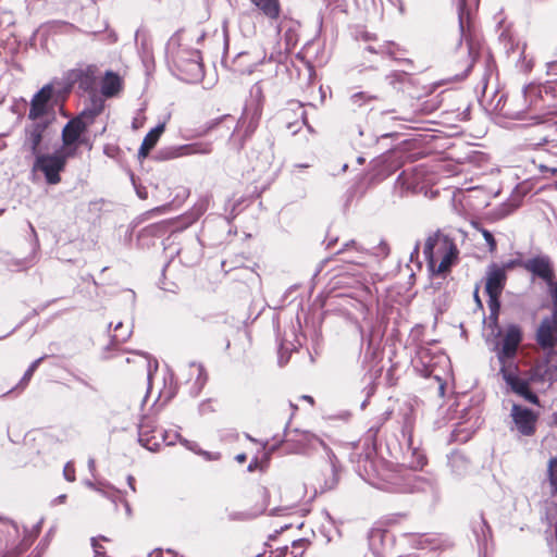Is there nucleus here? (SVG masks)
I'll return each instance as SVG.
<instances>
[{
	"label": "nucleus",
	"mask_w": 557,
	"mask_h": 557,
	"mask_svg": "<svg viewBox=\"0 0 557 557\" xmlns=\"http://www.w3.org/2000/svg\"><path fill=\"white\" fill-rule=\"evenodd\" d=\"M302 398L309 401L310 404H313V398L311 396H304Z\"/></svg>",
	"instance_id": "obj_46"
},
{
	"label": "nucleus",
	"mask_w": 557,
	"mask_h": 557,
	"mask_svg": "<svg viewBox=\"0 0 557 557\" xmlns=\"http://www.w3.org/2000/svg\"><path fill=\"white\" fill-rule=\"evenodd\" d=\"M236 460L240 463H244L246 461V455L245 454L237 455Z\"/></svg>",
	"instance_id": "obj_44"
},
{
	"label": "nucleus",
	"mask_w": 557,
	"mask_h": 557,
	"mask_svg": "<svg viewBox=\"0 0 557 557\" xmlns=\"http://www.w3.org/2000/svg\"><path fill=\"white\" fill-rule=\"evenodd\" d=\"M459 27L462 34L470 30V12L466 10V0H459Z\"/></svg>",
	"instance_id": "obj_25"
},
{
	"label": "nucleus",
	"mask_w": 557,
	"mask_h": 557,
	"mask_svg": "<svg viewBox=\"0 0 557 557\" xmlns=\"http://www.w3.org/2000/svg\"><path fill=\"white\" fill-rule=\"evenodd\" d=\"M169 210V206H161L152 209L150 213H164Z\"/></svg>",
	"instance_id": "obj_42"
},
{
	"label": "nucleus",
	"mask_w": 557,
	"mask_h": 557,
	"mask_svg": "<svg viewBox=\"0 0 557 557\" xmlns=\"http://www.w3.org/2000/svg\"><path fill=\"white\" fill-rule=\"evenodd\" d=\"M126 481H127V485L131 488V491L135 493L136 492V485H135L136 484V480H135V478L129 474V475H127Z\"/></svg>",
	"instance_id": "obj_39"
},
{
	"label": "nucleus",
	"mask_w": 557,
	"mask_h": 557,
	"mask_svg": "<svg viewBox=\"0 0 557 557\" xmlns=\"http://www.w3.org/2000/svg\"><path fill=\"white\" fill-rule=\"evenodd\" d=\"M287 528H288L287 525H285V527H281V531H283V530H285V529H287Z\"/></svg>",
	"instance_id": "obj_55"
},
{
	"label": "nucleus",
	"mask_w": 557,
	"mask_h": 557,
	"mask_svg": "<svg viewBox=\"0 0 557 557\" xmlns=\"http://www.w3.org/2000/svg\"><path fill=\"white\" fill-rule=\"evenodd\" d=\"M215 125H218V122H214V124L210 125L209 129H212L213 127H215Z\"/></svg>",
	"instance_id": "obj_52"
},
{
	"label": "nucleus",
	"mask_w": 557,
	"mask_h": 557,
	"mask_svg": "<svg viewBox=\"0 0 557 557\" xmlns=\"http://www.w3.org/2000/svg\"><path fill=\"white\" fill-rule=\"evenodd\" d=\"M284 38H285V41H286V48L288 50H292L295 46H296V38H295V34L293 30H287L285 34H284Z\"/></svg>",
	"instance_id": "obj_35"
},
{
	"label": "nucleus",
	"mask_w": 557,
	"mask_h": 557,
	"mask_svg": "<svg viewBox=\"0 0 557 557\" xmlns=\"http://www.w3.org/2000/svg\"><path fill=\"white\" fill-rule=\"evenodd\" d=\"M98 67L95 64L72 69L65 73L62 90L70 94L75 85L84 92L96 94Z\"/></svg>",
	"instance_id": "obj_6"
},
{
	"label": "nucleus",
	"mask_w": 557,
	"mask_h": 557,
	"mask_svg": "<svg viewBox=\"0 0 557 557\" xmlns=\"http://www.w3.org/2000/svg\"><path fill=\"white\" fill-rule=\"evenodd\" d=\"M72 381L60 383L66 389L65 397L77 405H84L94 401L98 396V388L91 382L70 372Z\"/></svg>",
	"instance_id": "obj_9"
},
{
	"label": "nucleus",
	"mask_w": 557,
	"mask_h": 557,
	"mask_svg": "<svg viewBox=\"0 0 557 557\" xmlns=\"http://www.w3.org/2000/svg\"><path fill=\"white\" fill-rule=\"evenodd\" d=\"M488 309H490V321H492L494 324L498 321L499 310H500V301H495V306L493 302L487 301Z\"/></svg>",
	"instance_id": "obj_34"
},
{
	"label": "nucleus",
	"mask_w": 557,
	"mask_h": 557,
	"mask_svg": "<svg viewBox=\"0 0 557 557\" xmlns=\"http://www.w3.org/2000/svg\"><path fill=\"white\" fill-rule=\"evenodd\" d=\"M535 342L543 350H550L557 346V314L542 319L535 332Z\"/></svg>",
	"instance_id": "obj_12"
},
{
	"label": "nucleus",
	"mask_w": 557,
	"mask_h": 557,
	"mask_svg": "<svg viewBox=\"0 0 557 557\" xmlns=\"http://www.w3.org/2000/svg\"><path fill=\"white\" fill-rule=\"evenodd\" d=\"M524 107L521 113L544 115L557 108V78L543 84L531 83L523 89Z\"/></svg>",
	"instance_id": "obj_4"
},
{
	"label": "nucleus",
	"mask_w": 557,
	"mask_h": 557,
	"mask_svg": "<svg viewBox=\"0 0 557 557\" xmlns=\"http://www.w3.org/2000/svg\"><path fill=\"white\" fill-rule=\"evenodd\" d=\"M124 89L123 78L113 71H107L101 79L100 92L104 98L117 97Z\"/></svg>",
	"instance_id": "obj_17"
},
{
	"label": "nucleus",
	"mask_w": 557,
	"mask_h": 557,
	"mask_svg": "<svg viewBox=\"0 0 557 557\" xmlns=\"http://www.w3.org/2000/svg\"><path fill=\"white\" fill-rule=\"evenodd\" d=\"M509 417L512 422L511 430L524 437H532L537 431L540 413L521 404L513 403Z\"/></svg>",
	"instance_id": "obj_8"
},
{
	"label": "nucleus",
	"mask_w": 557,
	"mask_h": 557,
	"mask_svg": "<svg viewBox=\"0 0 557 557\" xmlns=\"http://www.w3.org/2000/svg\"><path fill=\"white\" fill-rule=\"evenodd\" d=\"M507 274L504 269L496 263L488 267L485 278V293L488 296V301L495 305V301H500V295L506 286Z\"/></svg>",
	"instance_id": "obj_13"
},
{
	"label": "nucleus",
	"mask_w": 557,
	"mask_h": 557,
	"mask_svg": "<svg viewBox=\"0 0 557 557\" xmlns=\"http://www.w3.org/2000/svg\"><path fill=\"white\" fill-rule=\"evenodd\" d=\"M215 125H218V122H214V124L210 125L209 129H212L213 127H215Z\"/></svg>",
	"instance_id": "obj_50"
},
{
	"label": "nucleus",
	"mask_w": 557,
	"mask_h": 557,
	"mask_svg": "<svg viewBox=\"0 0 557 557\" xmlns=\"http://www.w3.org/2000/svg\"><path fill=\"white\" fill-rule=\"evenodd\" d=\"M455 240L442 231L430 234L424 243L423 255L432 275L446 277L459 260Z\"/></svg>",
	"instance_id": "obj_2"
},
{
	"label": "nucleus",
	"mask_w": 557,
	"mask_h": 557,
	"mask_svg": "<svg viewBox=\"0 0 557 557\" xmlns=\"http://www.w3.org/2000/svg\"><path fill=\"white\" fill-rule=\"evenodd\" d=\"M473 63H474V59H473L471 50H470L468 53L467 60H466L467 66H466V70L463 71L462 77H466L470 73V71L473 66Z\"/></svg>",
	"instance_id": "obj_37"
},
{
	"label": "nucleus",
	"mask_w": 557,
	"mask_h": 557,
	"mask_svg": "<svg viewBox=\"0 0 557 557\" xmlns=\"http://www.w3.org/2000/svg\"><path fill=\"white\" fill-rule=\"evenodd\" d=\"M473 297H474V300H475L476 305H478L480 308H483V305H482L481 298H480V296H479V285H476V286H475V288H474Z\"/></svg>",
	"instance_id": "obj_40"
},
{
	"label": "nucleus",
	"mask_w": 557,
	"mask_h": 557,
	"mask_svg": "<svg viewBox=\"0 0 557 557\" xmlns=\"http://www.w3.org/2000/svg\"><path fill=\"white\" fill-rule=\"evenodd\" d=\"M532 162H533L534 164H536V158H533V159H532Z\"/></svg>",
	"instance_id": "obj_56"
},
{
	"label": "nucleus",
	"mask_w": 557,
	"mask_h": 557,
	"mask_svg": "<svg viewBox=\"0 0 557 557\" xmlns=\"http://www.w3.org/2000/svg\"><path fill=\"white\" fill-rule=\"evenodd\" d=\"M66 498V495L60 496V500H64Z\"/></svg>",
	"instance_id": "obj_54"
},
{
	"label": "nucleus",
	"mask_w": 557,
	"mask_h": 557,
	"mask_svg": "<svg viewBox=\"0 0 557 557\" xmlns=\"http://www.w3.org/2000/svg\"><path fill=\"white\" fill-rule=\"evenodd\" d=\"M315 481L321 492L331 491L336 487L339 481V474L335 465L326 462L317 474Z\"/></svg>",
	"instance_id": "obj_18"
},
{
	"label": "nucleus",
	"mask_w": 557,
	"mask_h": 557,
	"mask_svg": "<svg viewBox=\"0 0 557 557\" xmlns=\"http://www.w3.org/2000/svg\"><path fill=\"white\" fill-rule=\"evenodd\" d=\"M127 363H134L135 370L139 371L143 375L149 377V363L141 355H133L132 358H126Z\"/></svg>",
	"instance_id": "obj_24"
},
{
	"label": "nucleus",
	"mask_w": 557,
	"mask_h": 557,
	"mask_svg": "<svg viewBox=\"0 0 557 557\" xmlns=\"http://www.w3.org/2000/svg\"><path fill=\"white\" fill-rule=\"evenodd\" d=\"M37 438L40 443L49 446H53L60 442L59 437L50 432H40Z\"/></svg>",
	"instance_id": "obj_31"
},
{
	"label": "nucleus",
	"mask_w": 557,
	"mask_h": 557,
	"mask_svg": "<svg viewBox=\"0 0 557 557\" xmlns=\"http://www.w3.org/2000/svg\"><path fill=\"white\" fill-rule=\"evenodd\" d=\"M525 271L544 283L556 277L553 261L547 255H537L525 260Z\"/></svg>",
	"instance_id": "obj_14"
},
{
	"label": "nucleus",
	"mask_w": 557,
	"mask_h": 557,
	"mask_svg": "<svg viewBox=\"0 0 557 557\" xmlns=\"http://www.w3.org/2000/svg\"><path fill=\"white\" fill-rule=\"evenodd\" d=\"M323 445V441L315 434L299 429L286 430L280 448L285 454H304Z\"/></svg>",
	"instance_id": "obj_7"
},
{
	"label": "nucleus",
	"mask_w": 557,
	"mask_h": 557,
	"mask_svg": "<svg viewBox=\"0 0 557 557\" xmlns=\"http://www.w3.org/2000/svg\"><path fill=\"white\" fill-rule=\"evenodd\" d=\"M215 125H218V122H214V124L210 125L209 129H212L213 127H215Z\"/></svg>",
	"instance_id": "obj_53"
},
{
	"label": "nucleus",
	"mask_w": 557,
	"mask_h": 557,
	"mask_svg": "<svg viewBox=\"0 0 557 557\" xmlns=\"http://www.w3.org/2000/svg\"><path fill=\"white\" fill-rule=\"evenodd\" d=\"M288 407L290 409V417H293L296 411L298 410V407L296 405H294L293 403H288Z\"/></svg>",
	"instance_id": "obj_43"
},
{
	"label": "nucleus",
	"mask_w": 557,
	"mask_h": 557,
	"mask_svg": "<svg viewBox=\"0 0 557 557\" xmlns=\"http://www.w3.org/2000/svg\"><path fill=\"white\" fill-rule=\"evenodd\" d=\"M212 404H213L212 399H207V400L202 401L200 405V412L202 414L213 412L214 408H213Z\"/></svg>",
	"instance_id": "obj_36"
},
{
	"label": "nucleus",
	"mask_w": 557,
	"mask_h": 557,
	"mask_svg": "<svg viewBox=\"0 0 557 557\" xmlns=\"http://www.w3.org/2000/svg\"><path fill=\"white\" fill-rule=\"evenodd\" d=\"M257 496L265 499L269 496V491L265 487H260L257 490Z\"/></svg>",
	"instance_id": "obj_41"
},
{
	"label": "nucleus",
	"mask_w": 557,
	"mask_h": 557,
	"mask_svg": "<svg viewBox=\"0 0 557 557\" xmlns=\"http://www.w3.org/2000/svg\"><path fill=\"white\" fill-rule=\"evenodd\" d=\"M215 125H218V122H214V124L210 125L209 129H212L213 127H215Z\"/></svg>",
	"instance_id": "obj_51"
},
{
	"label": "nucleus",
	"mask_w": 557,
	"mask_h": 557,
	"mask_svg": "<svg viewBox=\"0 0 557 557\" xmlns=\"http://www.w3.org/2000/svg\"><path fill=\"white\" fill-rule=\"evenodd\" d=\"M45 356L44 357H40L36 360H34L30 366L28 367V369L25 371L22 380H21V385H27L29 383V381L32 380L35 371L38 369L39 364L45 360Z\"/></svg>",
	"instance_id": "obj_29"
},
{
	"label": "nucleus",
	"mask_w": 557,
	"mask_h": 557,
	"mask_svg": "<svg viewBox=\"0 0 557 557\" xmlns=\"http://www.w3.org/2000/svg\"><path fill=\"white\" fill-rule=\"evenodd\" d=\"M104 107V99L94 95L90 99V106L72 117L62 128V146L60 149L67 152V156L76 157L79 146L87 141L83 137L84 134L94 124L96 117L103 112Z\"/></svg>",
	"instance_id": "obj_3"
},
{
	"label": "nucleus",
	"mask_w": 557,
	"mask_h": 557,
	"mask_svg": "<svg viewBox=\"0 0 557 557\" xmlns=\"http://www.w3.org/2000/svg\"><path fill=\"white\" fill-rule=\"evenodd\" d=\"M265 17L276 21L281 15L280 0H249Z\"/></svg>",
	"instance_id": "obj_20"
},
{
	"label": "nucleus",
	"mask_w": 557,
	"mask_h": 557,
	"mask_svg": "<svg viewBox=\"0 0 557 557\" xmlns=\"http://www.w3.org/2000/svg\"><path fill=\"white\" fill-rule=\"evenodd\" d=\"M139 443L151 451H157L164 442L163 430L158 426L157 419L145 416L138 426Z\"/></svg>",
	"instance_id": "obj_10"
},
{
	"label": "nucleus",
	"mask_w": 557,
	"mask_h": 557,
	"mask_svg": "<svg viewBox=\"0 0 557 557\" xmlns=\"http://www.w3.org/2000/svg\"><path fill=\"white\" fill-rule=\"evenodd\" d=\"M132 331L128 326H125L122 322H117L114 326L112 334V342L115 345L125 343L131 337Z\"/></svg>",
	"instance_id": "obj_23"
},
{
	"label": "nucleus",
	"mask_w": 557,
	"mask_h": 557,
	"mask_svg": "<svg viewBox=\"0 0 557 557\" xmlns=\"http://www.w3.org/2000/svg\"><path fill=\"white\" fill-rule=\"evenodd\" d=\"M63 475L67 482H74L76 480V470L73 462H66L63 468Z\"/></svg>",
	"instance_id": "obj_33"
},
{
	"label": "nucleus",
	"mask_w": 557,
	"mask_h": 557,
	"mask_svg": "<svg viewBox=\"0 0 557 557\" xmlns=\"http://www.w3.org/2000/svg\"><path fill=\"white\" fill-rule=\"evenodd\" d=\"M547 144H548V147L546 149H540L539 150V169L541 172H550L552 174H556L557 173V168L554 166V165H550V164H545L542 162V152H547L549 154H553V156H556L557 157V144L556 143H548L547 140H545Z\"/></svg>",
	"instance_id": "obj_22"
},
{
	"label": "nucleus",
	"mask_w": 557,
	"mask_h": 557,
	"mask_svg": "<svg viewBox=\"0 0 557 557\" xmlns=\"http://www.w3.org/2000/svg\"><path fill=\"white\" fill-rule=\"evenodd\" d=\"M547 473L552 490L557 494V456L549 459Z\"/></svg>",
	"instance_id": "obj_26"
},
{
	"label": "nucleus",
	"mask_w": 557,
	"mask_h": 557,
	"mask_svg": "<svg viewBox=\"0 0 557 557\" xmlns=\"http://www.w3.org/2000/svg\"><path fill=\"white\" fill-rule=\"evenodd\" d=\"M545 284L547 286V293L552 298V313L557 314V276Z\"/></svg>",
	"instance_id": "obj_28"
},
{
	"label": "nucleus",
	"mask_w": 557,
	"mask_h": 557,
	"mask_svg": "<svg viewBox=\"0 0 557 557\" xmlns=\"http://www.w3.org/2000/svg\"><path fill=\"white\" fill-rule=\"evenodd\" d=\"M35 157L34 170L42 172L46 183L49 185H57L61 182V172L65 170L67 160L73 158L60 148L53 153H39Z\"/></svg>",
	"instance_id": "obj_5"
},
{
	"label": "nucleus",
	"mask_w": 557,
	"mask_h": 557,
	"mask_svg": "<svg viewBox=\"0 0 557 557\" xmlns=\"http://www.w3.org/2000/svg\"><path fill=\"white\" fill-rule=\"evenodd\" d=\"M398 557H417V556L408 554V555H403V556H398Z\"/></svg>",
	"instance_id": "obj_47"
},
{
	"label": "nucleus",
	"mask_w": 557,
	"mask_h": 557,
	"mask_svg": "<svg viewBox=\"0 0 557 557\" xmlns=\"http://www.w3.org/2000/svg\"><path fill=\"white\" fill-rule=\"evenodd\" d=\"M499 267L500 269H504V273L516 268H522L523 270H525V260L522 259V253L518 252L517 258L508 260L504 262L503 265Z\"/></svg>",
	"instance_id": "obj_27"
},
{
	"label": "nucleus",
	"mask_w": 557,
	"mask_h": 557,
	"mask_svg": "<svg viewBox=\"0 0 557 557\" xmlns=\"http://www.w3.org/2000/svg\"><path fill=\"white\" fill-rule=\"evenodd\" d=\"M163 132L164 125H158L147 133L138 150L139 159H146L149 156L150 151L156 147Z\"/></svg>",
	"instance_id": "obj_19"
},
{
	"label": "nucleus",
	"mask_w": 557,
	"mask_h": 557,
	"mask_svg": "<svg viewBox=\"0 0 557 557\" xmlns=\"http://www.w3.org/2000/svg\"><path fill=\"white\" fill-rule=\"evenodd\" d=\"M34 123L25 128L24 146L27 147L32 154L37 156L40 153V145L42 143L46 131L51 124V121H33Z\"/></svg>",
	"instance_id": "obj_15"
},
{
	"label": "nucleus",
	"mask_w": 557,
	"mask_h": 557,
	"mask_svg": "<svg viewBox=\"0 0 557 557\" xmlns=\"http://www.w3.org/2000/svg\"><path fill=\"white\" fill-rule=\"evenodd\" d=\"M432 110H433V108H432V109H429V110H424V109H423V110H422V112H423V113H430Z\"/></svg>",
	"instance_id": "obj_49"
},
{
	"label": "nucleus",
	"mask_w": 557,
	"mask_h": 557,
	"mask_svg": "<svg viewBox=\"0 0 557 557\" xmlns=\"http://www.w3.org/2000/svg\"><path fill=\"white\" fill-rule=\"evenodd\" d=\"M361 96H362V92L355 94V95H354V98H359V97H361Z\"/></svg>",
	"instance_id": "obj_48"
},
{
	"label": "nucleus",
	"mask_w": 557,
	"mask_h": 557,
	"mask_svg": "<svg viewBox=\"0 0 557 557\" xmlns=\"http://www.w3.org/2000/svg\"><path fill=\"white\" fill-rule=\"evenodd\" d=\"M397 523L396 517L386 518L385 520H382L377 522L376 524H385V528L389 531V528L395 525Z\"/></svg>",
	"instance_id": "obj_38"
},
{
	"label": "nucleus",
	"mask_w": 557,
	"mask_h": 557,
	"mask_svg": "<svg viewBox=\"0 0 557 557\" xmlns=\"http://www.w3.org/2000/svg\"><path fill=\"white\" fill-rule=\"evenodd\" d=\"M499 337L494 351L499 363L498 373L507 392L531 405L541 406L540 397L532 385H552L557 381V367L550 366L548 361H535L528 370L520 369L519 363L515 361L523 341V331L519 324H508L504 332L499 333Z\"/></svg>",
	"instance_id": "obj_1"
},
{
	"label": "nucleus",
	"mask_w": 557,
	"mask_h": 557,
	"mask_svg": "<svg viewBox=\"0 0 557 557\" xmlns=\"http://www.w3.org/2000/svg\"><path fill=\"white\" fill-rule=\"evenodd\" d=\"M481 233H482V236L484 237L485 242L487 243L488 251L494 253L497 249V243H496L493 234L488 230H485V228H482Z\"/></svg>",
	"instance_id": "obj_32"
},
{
	"label": "nucleus",
	"mask_w": 557,
	"mask_h": 557,
	"mask_svg": "<svg viewBox=\"0 0 557 557\" xmlns=\"http://www.w3.org/2000/svg\"><path fill=\"white\" fill-rule=\"evenodd\" d=\"M55 92L54 84L49 83L42 86L32 98L27 117L30 121H39L49 111L53 110L51 103Z\"/></svg>",
	"instance_id": "obj_11"
},
{
	"label": "nucleus",
	"mask_w": 557,
	"mask_h": 557,
	"mask_svg": "<svg viewBox=\"0 0 557 557\" xmlns=\"http://www.w3.org/2000/svg\"><path fill=\"white\" fill-rule=\"evenodd\" d=\"M149 557H162V552H153L152 554L149 555Z\"/></svg>",
	"instance_id": "obj_45"
},
{
	"label": "nucleus",
	"mask_w": 557,
	"mask_h": 557,
	"mask_svg": "<svg viewBox=\"0 0 557 557\" xmlns=\"http://www.w3.org/2000/svg\"><path fill=\"white\" fill-rule=\"evenodd\" d=\"M310 542L307 539L293 541L292 547H283L276 550L274 557H302Z\"/></svg>",
	"instance_id": "obj_21"
},
{
	"label": "nucleus",
	"mask_w": 557,
	"mask_h": 557,
	"mask_svg": "<svg viewBox=\"0 0 557 557\" xmlns=\"http://www.w3.org/2000/svg\"><path fill=\"white\" fill-rule=\"evenodd\" d=\"M206 381H207V377H206L205 373L202 372V369H200V368L197 369L196 381H195L194 387L191 389V393L194 395H198L200 393V391L203 388Z\"/></svg>",
	"instance_id": "obj_30"
},
{
	"label": "nucleus",
	"mask_w": 557,
	"mask_h": 557,
	"mask_svg": "<svg viewBox=\"0 0 557 557\" xmlns=\"http://www.w3.org/2000/svg\"><path fill=\"white\" fill-rule=\"evenodd\" d=\"M388 532L389 531L385 528V524H375L369 532V545L376 557L389 556V549L392 548L393 543L389 542V545L386 543Z\"/></svg>",
	"instance_id": "obj_16"
}]
</instances>
